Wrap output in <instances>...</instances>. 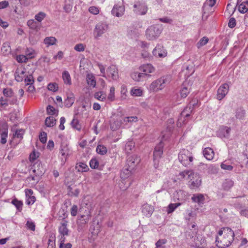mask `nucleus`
I'll use <instances>...</instances> for the list:
<instances>
[{"label":"nucleus","instance_id":"obj_1","mask_svg":"<svg viewBox=\"0 0 248 248\" xmlns=\"http://www.w3.org/2000/svg\"><path fill=\"white\" fill-rule=\"evenodd\" d=\"M234 233L229 227L222 228L216 237V245L219 248L228 247L233 241Z\"/></svg>","mask_w":248,"mask_h":248},{"label":"nucleus","instance_id":"obj_2","mask_svg":"<svg viewBox=\"0 0 248 248\" xmlns=\"http://www.w3.org/2000/svg\"><path fill=\"white\" fill-rule=\"evenodd\" d=\"M179 176L185 178L187 177L188 180L187 185L191 189L198 188L202 184V179L200 175L194 172L192 170H185L179 173Z\"/></svg>","mask_w":248,"mask_h":248},{"label":"nucleus","instance_id":"obj_3","mask_svg":"<svg viewBox=\"0 0 248 248\" xmlns=\"http://www.w3.org/2000/svg\"><path fill=\"white\" fill-rule=\"evenodd\" d=\"M171 80L170 75L163 76L153 81L149 86V90L151 92H157L164 89Z\"/></svg>","mask_w":248,"mask_h":248},{"label":"nucleus","instance_id":"obj_4","mask_svg":"<svg viewBox=\"0 0 248 248\" xmlns=\"http://www.w3.org/2000/svg\"><path fill=\"white\" fill-rule=\"evenodd\" d=\"M133 170L126 167L124 168L121 173V182L119 184L120 187L123 190L126 189L131 185V181L128 179L131 175Z\"/></svg>","mask_w":248,"mask_h":248},{"label":"nucleus","instance_id":"obj_5","mask_svg":"<svg viewBox=\"0 0 248 248\" xmlns=\"http://www.w3.org/2000/svg\"><path fill=\"white\" fill-rule=\"evenodd\" d=\"M178 160L184 166H191L193 160V155L188 150L183 149L178 154Z\"/></svg>","mask_w":248,"mask_h":248},{"label":"nucleus","instance_id":"obj_6","mask_svg":"<svg viewBox=\"0 0 248 248\" xmlns=\"http://www.w3.org/2000/svg\"><path fill=\"white\" fill-rule=\"evenodd\" d=\"M162 32L161 27L159 25H152L149 27L146 31V37L149 40L156 39Z\"/></svg>","mask_w":248,"mask_h":248},{"label":"nucleus","instance_id":"obj_7","mask_svg":"<svg viewBox=\"0 0 248 248\" xmlns=\"http://www.w3.org/2000/svg\"><path fill=\"white\" fill-rule=\"evenodd\" d=\"M68 221L62 219L58 227V240H66V238L69 235V230L67 228Z\"/></svg>","mask_w":248,"mask_h":248},{"label":"nucleus","instance_id":"obj_8","mask_svg":"<svg viewBox=\"0 0 248 248\" xmlns=\"http://www.w3.org/2000/svg\"><path fill=\"white\" fill-rule=\"evenodd\" d=\"M108 29V25L105 22H100L96 24L93 30V36L95 39H98Z\"/></svg>","mask_w":248,"mask_h":248},{"label":"nucleus","instance_id":"obj_9","mask_svg":"<svg viewBox=\"0 0 248 248\" xmlns=\"http://www.w3.org/2000/svg\"><path fill=\"white\" fill-rule=\"evenodd\" d=\"M110 128L113 131L119 129L123 125V117L119 113H114L110 121Z\"/></svg>","mask_w":248,"mask_h":248},{"label":"nucleus","instance_id":"obj_10","mask_svg":"<svg viewBox=\"0 0 248 248\" xmlns=\"http://www.w3.org/2000/svg\"><path fill=\"white\" fill-rule=\"evenodd\" d=\"M189 194L187 192L183 190L175 191L173 194V198L174 201H178L179 203H184L188 199Z\"/></svg>","mask_w":248,"mask_h":248},{"label":"nucleus","instance_id":"obj_11","mask_svg":"<svg viewBox=\"0 0 248 248\" xmlns=\"http://www.w3.org/2000/svg\"><path fill=\"white\" fill-rule=\"evenodd\" d=\"M163 144L160 142L155 148L154 152V161L155 168L158 167L159 159L160 158L163 153Z\"/></svg>","mask_w":248,"mask_h":248},{"label":"nucleus","instance_id":"obj_12","mask_svg":"<svg viewBox=\"0 0 248 248\" xmlns=\"http://www.w3.org/2000/svg\"><path fill=\"white\" fill-rule=\"evenodd\" d=\"M134 12L139 15H145L148 11V7L144 2H138L134 5Z\"/></svg>","mask_w":248,"mask_h":248},{"label":"nucleus","instance_id":"obj_13","mask_svg":"<svg viewBox=\"0 0 248 248\" xmlns=\"http://www.w3.org/2000/svg\"><path fill=\"white\" fill-rule=\"evenodd\" d=\"M193 109L188 105L185 108L184 110L181 113V117L178 119L177 123V125L178 127H181L183 124H185L184 119L186 117H189L192 112Z\"/></svg>","mask_w":248,"mask_h":248},{"label":"nucleus","instance_id":"obj_14","mask_svg":"<svg viewBox=\"0 0 248 248\" xmlns=\"http://www.w3.org/2000/svg\"><path fill=\"white\" fill-rule=\"evenodd\" d=\"M229 90V86L227 83L222 84L218 89L217 94V98L221 100L225 97L228 93Z\"/></svg>","mask_w":248,"mask_h":248},{"label":"nucleus","instance_id":"obj_15","mask_svg":"<svg viewBox=\"0 0 248 248\" xmlns=\"http://www.w3.org/2000/svg\"><path fill=\"white\" fill-rule=\"evenodd\" d=\"M140 159L136 155L129 156L127 159L126 167L134 170L136 166L139 163Z\"/></svg>","mask_w":248,"mask_h":248},{"label":"nucleus","instance_id":"obj_16","mask_svg":"<svg viewBox=\"0 0 248 248\" xmlns=\"http://www.w3.org/2000/svg\"><path fill=\"white\" fill-rule=\"evenodd\" d=\"M153 55L159 58H164L167 55V51L163 46L158 44L153 50Z\"/></svg>","mask_w":248,"mask_h":248},{"label":"nucleus","instance_id":"obj_17","mask_svg":"<svg viewBox=\"0 0 248 248\" xmlns=\"http://www.w3.org/2000/svg\"><path fill=\"white\" fill-rule=\"evenodd\" d=\"M139 70L143 73L145 77L150 76L149 74L153 73L155 71V67L151 64H144L139 67Z\"/></svg>","mask_w":248,"mask_h":248},{"label":"nucleus","instance_id":"obj_18","mask_svg":"<svg viewBox=\"0 0 248 248\" xmlns=\"http://www.w3.org/2000/svg\"><path fill=\"white\" fill-rule=\"evenodd\" d=\"M108 76L113 80H117L119 78L118 70L114 65H111L107 70Z\"/></svg>","mask_w":248,"mask_h":248},{"label":"nucleus","instance_id":"obj_19","mask_svg":"<svg viewBox=\"0 0 248 248\" xmlns=\"http://www.w3.org/2000/svg\"><path fill=\"white\" fill-rule=\"evenodd\" d=\"M8 126L6 124H3L0 127V142L1 144H4L7 142V138L8 137Z\"/></svg>","mask_w":248,"mask_h":248},{"label":"nucleus","instance_id":"obj_20","mask_svg":"<svg viewBox=\"0 0 248 248\" xmlns=\"http://www.w3.org/2000/svg\"><path fill=\"white\" fill-rule=\"evenodd\" d=\"M124 6L115 4L111 11V13L113 16L120 17L124 14Z\"/></svg>","mask_w":248,"mask_h":248},{"label":"nucleus","instance_id":"obj_21","mask_svg":"<svg viewBox=\"0 0 248 248\" xmlns=\"http://www.w3.org/2000/svg\"><path fill=\"white\" fill-rule=\"evenodd\" d=\"M231 132V128L229 127L222 126L220 127L218 135L221 138H229Z\"/></svg>","mask_w":248,"mask_h":248},{"label":"nucleus","instance_id":"obj_22","mask_svg":"<svg viewBox=\"0 0 248 248\" xmlns=\"http://www.w3.org/2000/svg\"><path fill=\"white\" fill-rule=\"evenodd\" d=\"M61 155V160L63 163H65L68 156H69V149L67 145L61 146L60 151Z\"/></svg>","mask_w":248,"mask_h":248},{"label":"nucleus","instance_id":"obj_23","mask_svg":"<svg viewBox=\"0 0 248 248\" xmlns=\"http://www.w3.org/2000/svg\"><path fill=\"white\" fill-rule=\"evenodd\" d=\"M33 191L31 189H27L25 190V194L26 197V203L28 205H31L35 201V198L32 196Z\"/></svg>","mask_w":248,"mask_h":248},{"label":"nucleus","instance_id":"obj_24","mask_svg":"<svg viewBox=\"0 0 248 248\" xmlns=\"http://www.w3.org/2000/svg\"><path fill=\"white\" fill-rule=\"evenodd\" d=\"M205 245V240L202 235H198L194 239V246L198 248H202Z\"/></svg>","mask_w":248,"mask_h":248},{"label":"nucleus","instance_id":"obj_25","mask_svg":"<svg viewBox=\"0 0 248 248\" xmlns=\"http://www.w3.org/2000/svg\"><path fill=\"white\" fill-rule=\"evenodd\" d=\"M131 78L136 82H140L146 77L143 73L138 71H134L130 74Z\"/></svg>","mask_w":248,"mask_h":248},{"label":"nucleus","instance_id":"obj_26","mask_svg":"<svg viewBox=\"0 0 248 248\" xmlns=\"http://www.w3.org/2000/svg\"><path fill=\"white\" fill-rule=\"evenodd\" d=\"M154 210V207L148 204H145L142 206V212L147 217H150L153 213Z\"/></svg>","mask_w":248,"mask_h":248},{"label":"nucleus","instance_id":"obj_27","mask_svg":"<svg viewBox=\"0 0 248 248\" xmlns=\"http://www.w3.org/2000/svg\"><path fill=\"white\" fill-rule=\"evenodd\" d=\"M203 154L207 160H211L214 157V152L212 148L208 147L203 150Z\"/></svg>","mask_w":248,"mask_h":248},{"label":"nucleus","instance_id":"obj_28","mask_svg":"<svg viewBox=\"0 0 248 248\" xmlns=\"http://www.w3.org/2000/svg\"><path fill=\"white\" fill-rule=\"evenodd\" d=\"M25 71L24 70H20L17 69L15 74V78L16 81L17 82H21L25 78Z\"/></svg>","mask_w":248,"mask_h":248},{"label":"nucleus","instance_id":"obj_29","mask_svg":"<svg viewBox=\"0 0 248 248\" xmlns=\"http://www.w3.org/2000/svg\"><path fill=\"white\" fill-rule=\"evenodd\" d=\"M57 42V39L53 36L46 37L44 39L43 41L46 47L56 45Z\"/></svg>","mask_w":248,"mask_h":248},{"label":"nucleus","instance_id":"obj_30","mask_svg":"<svg viewBox=\"0 0 248 248\" xmlns=\"http://www.w3.org/2000/svg\"><path fill=\"white\" fill-rule=\"evenodd\" d=\"M86 81L88 85L95 87L96 84V82L94 76L91 73L88 74L86 76Z\"/></svg>","mask_w":248,"mask_h":248},{"label":"nucleus","instance_id":"obj_31","mask_svg":"<svg viewBox=\"0 0 248 248\" xmlns=\"http://www.w3.org/2000/svg\"><path fill=\"white\" fill-rule=\"evenodd\" d=\"M191 200L194 202L198 204H202L205 200L204 197L202 194H194L191 198Z\"/></svg>","mask_w":248,"mask_h":248},{"label":"nucleus","instance_id":"obj_32","mask_svg":"<svg viewBox=\"0 0 248 248\" xmlns=\"http://www.w3.org/2000/svg\"><path fill=\"white\" fill-rule=\"evenodd\" d=\"M76 170L78 172H86L89 169L87 164L83 162H79L76 164Z\"/></svg>","mask_w":248,"mask_h":248},{"label":"nucleus","instance_id":"obj_33","mask_svg":"<svg viewBox=\"0 0 248 248\" xmlns=\"http://www.w3.org/2000/svg\"><path fill=\"white\" fill-rule=\"evenodd\" d=\"M123 125L125 126L128 124H132L133 122H136L138 121V117L136 116H130L123 117Z\"/></svg>","mask_w":248,"mask_h":248},{"label":"nucleus","instance_id":"obj_34","mask_svg":"<svg viewBox=\"0 0 248 248\" xmlns=\"http://www.w3.org/2000/svg\"><path fill=\"white\" fill-rule=\"evenodd\" d=\"M238 9L241 13H246L248 11V1L242 2L238 5Z\"/></svg>","mask_w":248,"mask_h":248},{"label":"nucleus","instance_id":"obj_35","mask_svg":"<svg viewBox=\"0 0 248 248\" xmlns=\"http://www.w3.org/2000/svg\"><path fill=\"white\" fill-rule=\"evenodd\" d=\"M64 2L63 9L64 11L66 13L70 12L73 7V0H64Z\"/></svg>","mask_w":248,"mask_h":248},{"label":"nucleus","instance_id":"obj_36","mask_svg":"<svg viewBox=\"0 0 248 248\" xmlns=\"http://www.w3.org/2000/svg\"><path fill=\"white\" fill-rule=\"evenodd\" d=\"M143 90L140 88H133L130 91V94L134 96H141L143 94Z\"/></svg>","mask_w":248,"mask_h":248},{"label":"nucleus","instance_id":"obj_37","mask_svg":"<svg viewBox=\"0 0 248 248\" xmlns=\"http://www.w3.org/2000/svg\"><path fill=\"white\" fill-rule=\"evenodd\" d=\"M27 25L30 27V28L33 30H38L40 28V24L36 21H34L33 19L28 20L27 22Z\"/></svg>","mask_w":248,"mask_h":248},{"label":"nucleus","instance_id":"obj_38","mask_svg":"<svg viewBox=\"0 0 248 248\" xmlns=\"http://www.w3.org/2000/svg\"><path fill=\"white\" fill-rule=\"evenodd\" d=\"M182 205V203H170L167 207L166 212L168 214L172 213L178 207Z\"/></svg>","mask_w":248,"mask_h":248},{"label":"nucleus","instance_id":"obj_39","mask_svg":"<svg viewBox=\"0 0 248 248\" xmlns=\"http://www.w3.org/2000/svg\"><path fill=\"white\" fill-rule=\"evenodd\" d=\"M62 79L63 80L64 83L66 84L71 85V77L69 73V72L67 71H64L62 73Z\"/></svg>","mask_w":248,"mask_h":248},{"label":"nucleus","instance_id":"obj_40","mask_svg":"<svg viewBox=\"0 0 248 248\" xmlns=\"http://www.w3.org/2000/svg\"><path fill=\"white\" fill-rule=\"evenodd\" d=\"M186 83L183 84V87L180 91V94L182 97L186 98L190 92V88L189 86L186 87Z\"/></svg>","mask_w":248,"mask_h":248},{"label":"nucleus","instance_id":"obj_41","mask_svg":"<svg viewBox=\"0 0 248 248\" xmlns=\"http://www.w3.org/2000/svg\"><path fill=\"white\" fill-rule=\"evenodd\" d=\"M56 119L52 116L48 117L46 119L45 124L47 127H52L56 124Z\"/></svg>","mask_w":248,"mask_h":248},{"label":"nucleus","instance_id":"obj_42","mask_svg":"<svg viewBox=\"0 0 248 248\" xmlns=\"http://www.w3.org/2000/svg\"><path fill=\"white\" fill-rule=\"evenodd\" d=\"M127 87L123 85L121 87V100H124L126 99L127 97Z\"/></svg>","mask_w":248,"mask_h":248},{"label":"nucleus","instance_id":"obj_43","mask_svg":"<svg viewBox=\"0 0 248 248\" xmlns=\"http://www.w3.org/2000/svg\"><path fill=\"white\" fill-rule=\"evenodd\" d=\"M245 115V111L242 108H238L235 111V117L236 119H243Z\"/></svg>","mask_w":248,"mask_h":248},{"label":"nucleus","instance_id":"obj_44","mask_svg":"<svg viewBox=\"0 0 248 248\" xmlns=\"http://www.w3.org/2000/svg\"><path fill=\"white\" fill-rule=\"evenodd\" d=\"M233 186V182L232 180L226 179L222 184V186L225 190H229Z\"/></svg>","mask_w":248,"mask_h":248},{"label":"nucleus","instance_id":"obj_45","mask_svg":"<svg viewBox=\"0 0 248 248\" xmlns=\"http://www.w3.org/2000/svg\"><path fill=\"white\" fill-rule=\"evenodd\" d=\"M25 56H27L28 59H32L35 56L34 50L31 47L27 48L25 50Z\"/></svg>","mask_w":248,"mask_h":248},{"label":"nucleus","instance_id":"obj_46","mask_svg":"<svg viewBox=\"0 0 248 248\" xmlns=\"http://www.w3.org/2000/svg\"><path fill=\"white\" fill-rule=\"evenodd\" d=\"M75 101V98L73 94L70 96H68L67 98L64 100V105L66 107H71L74 103Z\"/></svg>","mask_w":248,"mask_h":248},{"label":"nucleus","instance_id":"obj_47","mask_svg":"<svg viewBox=\"0 0 248 248\" xmlns=\"http://www.w3.org/2000/svg\"><path fill=\"white\" fill-rule=\"evenodd\" d=\"M96 152L101 155H105L107 152V148L103 145H98L96 148Z\"/></svg>","mask_w":248,"mask_h":248},{"label":"nucleus","instance_id":"obj_48","mask_svg":"<svg viewBox=\"0 0 248 248\" xmlns=\"http://www.w3.org/2000/svg\"><path fill=\"white\" fill-rule=\"evenodd\" d=\"M94 97L97 100L103 101L106 98V95L103 92H98L94 93Z\"/></svg>","mask_w":248,"mask_h":248},{"label":"nucleus","instance_id":"obj_49","mask_svg":"<svg viewBox=\"0 0 248 248\" xmlns=\"http://www.w3.org/2000/svg\"><path fill=\"white\" fill-rule=\"evenodd\" d=\"M1 51L5 55H7L11 52L10 46L7 43H4L1 47Z\"/></svg>","mask_w":248,"mask_h":248},{"label":"nucleus","instance_id":"obj_50","mask_svg":"<svg viewBox=\"0 0 248 248\" xmlns=\"http://www.w3.org/2000/svg\"><path fill=\"white\" fill-rule=\"evenodd\" d=\"M71 124L73 128L78 130V131H80L81 129V126L79 124V122L78 119L75 118L73 119L71 123Z\"/></svg>","mask_w":248,"mask_h":248},{"label":"nucleus","instance_id":"obj_51","mask_svg":"<svg viewBox=\"0 0 248 248\" xmlns=\"http://www.w3.org/2000/svg\"><path fill=\"white\" fill-rule=\"evenodd\" d=\"M135 144L132 140L128 141L126 142L125 146V150L127 153L130 152L134 148Z\"/></svg>","mask_w":248,"mask_h":248},{"label":"nucleus","instance_id":"obj_52","mask_svg":"<svg viewBox=\"0 0 248 248\" xmlns=\"http://www.w3.org/2000/svg\"><path fill=\"white\" fill-rule=\"evenodd\" d=\"M91 218V215L88 214L86 215H81L79 220L81 221V223L85 224L88 222Z\"/></svg>","mask_w":248,"mask_h":248},{"label":"nucleus","instance_id":"obj_53","mask_svg":"<svg viewBox=\"0 0 248 248\" xmlns=\"http://www.w3.org/2000/svg\"><path fill=\"white\" fill-rule=\"evenodd\" d=\"M115 99V88L111 87L109 90V93L108 96V99L110 101H114Z\"/></svg>","mask_w":248,"mask_h":248},{"label":"nucleus","instance_id":"obj_54","mask_svg":"<svg viewBox=\"0 0 248 248\" xmlns=\"http://www.w3.org/2000/svg\"><path fill=\"white\" fill-rule=\"evenodd\" d=\"M3 93L4 96L8 97H11L14 96V93L11 88H5L3 90Z\"/></svg>","mask_w":248,"mask_h":248},{"label":"nucleus","instance_id":"obj_55","mask_svg":"<svg viewBox=\"0 0 248 248\" xmlns=\"http://www.w3.org/2000/svg\"><path fill=\"white\" fill-rule=\"evenodd\" d=\"M46 14L42 12H40L35 16V19L38 22H41L46 17Z\"/></svg>","mask_w":248,"mask_h":248},{"label":"nucleus","instance_id":"obj_56","mask_svg":"<svg viewBox=\"0 0 248 248\" xmlns=\"http://www.w3.org/2000/svg\"><path fill=\"white\" fill-rule=\"evenodd\" d=\"M209 41V39L206 37H203L200 39L199 42L197 44V46L198 48L206 45Z\"/></svg>","mask_w":248,"mask_h":248},{"label":"nucleus","instance_id":"obj_57","mask_svg":"<svg viewBox=\"0 0 248 248\" xmlns=\"http://www.w3.org/2000/svg\"><path fill=\"white\" fill-rule=\"evenodd\" d=\"M24 134V130L22 129H17L15 131V134L13 135L14 138L18 139H22Z\"/></svg>","mask_w":248,"mask_h":248},{"label":"nucleus","instance_id":"obj_58","mask_svg":"<svg viewBox=\"0 0 248 248\" xmlns=\"http://www.w3.org/2000/svg\"><path fill=\"white\" fill-rule=\"evenodd\" d=\"M24 81L26 85L33 84L34 82L33 78L31 75L26 76L25 78Z\"/></svg>","mask_w":248,"mask_h":248},{"label":"nucleus","instance_id":"obj_59","mask_svg":"<svg viewBox=\"0 0 248 248\" xmlns=\"http://www.w3.org/2000/svg\"><path fill=\"white\" fill-rule=\"evenodd\" d=\"M16 61L19 63L26 62L28 60L27 56L23 55H19L16 56Z\"/></svg>","mask_w":248,"mask_h":248},{"label":"nucleus","instance_id":"obj_60","mask_svg":"<svg viewBox=\"0 0 248 248\" xmlns=\"http://www.w3.org/2000/svg\"><path fill=\"white\" fill-rule=\"evenodd\" d=\"M47 89L49 91L56 92L58 90V84L56 83H50L48 84Z\"/></svg>","mask_w":248,"mask_h":248},{"label":"nucleus","instance_id":"obj_61","mask_svg":"<svg viewBox=\"0 0 248 248\" xmlns=\"http://www.w3.org/2000/svg\"><path fill=\"white\" fill-rule=\"evenodd\" d=\"M69 192L68 194L71 196L78 197L79 193V190L78 188L72 190V188L70 187L68 188Z\"/></svg>","mask_w":248,"mask_h":248},{"label":"nucleus","instance_id":"obj_62","mask_svg":"<svg viewBox=\"0 0 248 248\" xmlns=\"http://www.w3.org/2000/svg\"><path fill=\"white\" fill-rule=\"evenodd\" d=\"M85 46L82 43L77 44L74 46V49L78 52H83L85 50Z\"/></svg>","mask_w":248,"mask_h":248},{"label":"nucleus","instance_id":"obj_63","mask_svg":"<svg viewBox=\"0 0 248 248\" xmlns=\"http://www.w3.org/2000/svg\"><path fill=\"white\" fill-rule=\"evenodd\" d=\"M166 243L167 240L165 239L159 240L155 244L156 248H165L164 245Z\"/></svg>","mask_w":248,"mask_h":248},{"label":"nucleus","instance_id":"obj_64","mask_svg":"<svg viewBox=\"0 0 248 248\" xmlns=\"http://www.w3.org/2000/svg\"><path fill=\"white\" fill-rule=\"evenodd\" d=\"M90 165L92 169H96L99 166L98 161L96 158H92L90 162Z\"/></svg>","mask_w":248,"mask_h":248}]
</instances>
